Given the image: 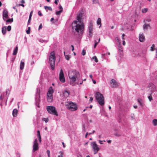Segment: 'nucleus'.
Here are the masks:
<instances>
[{
  "instance_id": "nucleus-1",
  "label": "nucleus",
  "mask_w": 157,
  "mask_h": 157,
  "mask_svg": "<svg viewBox=\"0 0 157 157\" xmlns=\"http://www.w3.org/2000/svg\"><path fill=\"white\" fill-rule=\"evenodd\" d=\"M84 28V25L82 22L75 21L72 24V32L75 33H77L79 36L81 35L83 33Z\"/></svg>"
},
{
  "instance_id": "nucleus-2",
  "label": "nucleus",
  "mask_w": 157,
  "mask_h": 157,
  "mask_svg": "<svg viewBox=\"0 0 157 157\" xmlns=\"http://www.w3.org/2000/svg\"><path fill=\"white\" fill-rule=\"evenodd\" d=\"M65 106L67 109L70 111H75L78 109L77 104L71 101L66 102H65Z\"/></svg>"
},
{
  "instance_id": "nucleus-3",
  "label": "nucleus",
  "mask_w": 157,
  "mask_h": 157,
  "mask_svg": "<svg viewBox=\"0 0 157 157\" xmlns=\"http://www.w3.org/2000/svg\"><path fill=\"white\" fill-rule=\"evenodd\" d=\"M68 75L69 78L71 80V81L70 82V84L74 86V82L75 81L76 78L79 75V74L76 71H72L70 72Z\"/></svg>"
},
{
  "instance_id": "nucleus-4",
  "label": "nucleus",
  "mask_w": 157,
  "mask_h": 157,
  "mask_svg": "<svg viewBox=\"0 0 157 157\" xmlns=\"http://www.w3.org/2000/svg\"><path fill=\"white\" fill-rule=\"evenodd\" d=\"M96 99L98 103L102 106H103L105 103L104 98L103 95L99 92H97L95 94Z\"/></svg>"
},
{
  "instance_id": "nucleus-5",
  "label": "nucleus",
  "mask_w": 157,
  "mask_h": 157,
  "mask_svg": "<svg viewBox=\"0 0 157 157\" xmlns=\"http://www.w3.org/2000/svg\"><path fill=\"white\" fill-rule=\"evenodd\" d=\"M56 57L54 51L52 52L49 56V63L52 70H53L55 69V64L56 60Z\"/></svg>"
},
{
  "instance_id": "nucleus-6",
  "label": "nucleus",
  "mask_w": 157,
  "mask_h": 157,
  "mask_svg": "<svg viewBox=\"0 0 157 157\" xmlns=\"http://www.w3.org/2000/svg\"><path fill=\"white\" fill-rule=\"evenodd\" d=\"M54 92V90L52 87H50L48 90L47 94V98L48 102H51L53 100L52 94Z\"/></svg>"
},
{
  "instance_id": "nucleus-7",
  "label": "nucleus",
  "mask_w": 157,
  "mask_h": 157,
  "mask_svg": "<svg viewBox=\"0 0 157 157\" xmlns=\"http://www.w3.org/2000/svg\"><path fill=\"white\" fill-rule=\"evenodd\" d=\"M46 109L48 113L53 115L58 116V114L55 107L53 106H49L47 107Z\"/></svg>"
},
{
  "instance_id": "nucleus-8",
  "label": "nucleus",
  "mask_w": 157,
  "mask_h": 157,
  "mask_svg": "<svg viewBox=\"0 0 157 157\" xmlns=\"http://www.w3.org/2000/svg\"><path fill=\"white\" fill-rule=\"evenodd\" d=\"M91 145L94 150V154H95L98 153L99 150V148L98 145L96 144L95 142H94L91 143Z\"/></svg>"
},
{
  "instance_id": "nucleus-9",
  "label": "nucleus",
  "mask_w": 157,
  "mask_h": 157,
  "mask_svg": "<svg viewBox=\"0 0 157 157\" xmlns=\"http://www.w3.org/2000/svg\"><path fill=\"white\" fill-rule=\"evenodd\" d=\"M59 79L60 81L64 83L65 82L63 72L62 69H61L60 71L59 74Z\"/></svg>"
},
{
  "instance_id": "nucleus-10",
  "label": "nucleus",
  "mask_w": 157,
  "mask_h": 157,
  "mask_svg": "<svg viewBox=\"0 0 157 157\" xmlns=\"http://www.w3.org/2000/svg\"><path fill=\"white\" fill-rule=\"evenodd\" d=\"M38 148V144L37 143V139H36L33 142V151L34 152L35 151L37 150Z\"/></svg>"
},
{
  "instance_id": "nucleus-11",
  "label": "nucleus",
  "mask_w": 157,
  "mask_h": 157,
  "mask_svg": "<svg viewBox=\"0 0 157 157\" xmlns=\"http://www.w3.org/2000/svg\"><path fill=\"white\" fill-rule=\"evenodd\" d=\"M110 83L112 85L113 88H115L119 86V83L113 79L111 80Z\"/></svg>"
},
{
  "instance_id": "nucleus-12",
  "label": "nucleus",
  "mask_w": 157,
  "mask_h": 157,
  "mask_svg": "<svg viewBox=\"0 0 157 157\" xmlns=\"http://www.w3.org/2000/svg\"><path fill=\"white\" fill-rule=\"evenodd\" d=\"M139 39L140 42H143L145 40V37L144 36L143 33L140 34L139 35Z\"/></svg>"
},
{
  "instance_id": "nucleus-13",
  "label": "nucleus",
  "mask_w": 157,
  "mask_h": 157,
  "mask_svg": "<svg viewBox=\"0 0 157 157\" xmlns=\"http://www.w3.org/2000/svg\"><path fill=\"white\" fill-rule=\"evenodd\" d=\"M3 18L4 17L7 18L8 17V12L6 10H4L3 12Z\"/></svg>"
},
{
  "instance_id": "nucleus-14",
  "label": "nucleus",
  "mask_w": 157,
  "mask_h": 157,
  "mask_svg": "<svg viewBox=\"0 0 157 157\" xmlns=\"http://www.w3.org/2000/svg\"><path fill=\"white\" fill-rule=\"evenodd\" d=\"M83 14L82 13H80L78 14L77 16V20L78 21H77L82 22L81 21V18Z\"/></svg>"
},
{
  "instance_id": "nucleus-15",
  "label": "nucleus",
  "mask_w": 157,
  "mask_h": 157,
  "mask_svg": "<svg viewBox=\"0 0 157 157\" xmlns=\"http://www.w3.org/2000/svg\"><path fill=\"white\" fill-rule=\"evenodd\" d=\"M118 47L119 52L121 55H122L123 54V48L121 45L119 46V45H118Z\"/></svg>"
},
{
  "instance_id": "nucleus-16",
  "label": "nucleus",
  "mask_w": 157,
  "mask_h": 157,
  "mask_svg": "<svg viewBox=\"0 0 157 157\" xmlns=\"http://www.w3.org/2000/svg\"><path fill=\"white\" fill-rule=\"evenodd\" d=\"M63 94L64 97H67L69 95L70 92L67 90H65L63 92Z\"/></svg>"
},
{
  "instance_id": "nucleus-17",
  "label": "nucleus",
  "mask_w": 157,
  "mask_h": 157,
  "mask_svg": "<svg viewBox=\"0 0 157 157\" xmlns=\"http://www.w3.org/2000/svg\"><path fill=\"white\" fill-rule=\"evenodd\" d=\"M18 111L17 109H14L13 111V115L14 117L17 116V114Z\"/></svg>"
},
{
  "instance_id": "nucleus-18",
  "label": "nucleus",
  "mask_w": 157,
  "mask_h": 157,
  "mask_svg": "<svg viewBox=\"0 0 157 157\" xmlns=\"http://www.w3.org/2000/svg\"><path fill=\"white\" fill-rule=\"evenodd\" d=\"M24 63L22 61H21L20 64V69L21 70H23L24 67Z\"/></svg>"
},
{
  "instance_id": "nucleus-19",
  "label": "nucleus",
  "mask_w": 157,
  "mask_h": 157,
  "mask_svg": "<svg viewBox=\"0 0 157 157\" xmlns=\"http://www.w3.org/2000/svg\"><path fill=\"white\" fill-rule=\"evenodd\" d=\"M6 27L4 26L2 28V32L3 34L4 35L6 34Z\"/></svg>"
},
{
  "instance_id": "nucleus-20",
  "label": "nucleus",
  "mask_w": 157,
  "mask_h": 157,
  "mask_svg": "<svg viewBox=\"0 0 157 157\" xmlns=\"http://www.w3.org/2000/svg\"><path fill=\"white\" fill-rule=\"evenodd\" d=\"M18 48L17 46H16L15 48H14L13 52V55H16L17 53V51H18Z\"/></svg>"
},
{
  "instance_id": "nucleus-21",
  "label": "nucleus",
  "mask_w": 157,
  "mask_h": 157,
  "mask_svg": "<svg viewBox=\"0 0 157 157\" xmlns=\"http://www.w3.org/2000/svg\"><path fill=\"white\" fill-rule=\"evenodd\" d=\"M115 40L118 43V45H119V46H120L121 44V41L120 39L118 38L117 37L115 38Z\"/></svg>"
},
{
  "instance_id": "nucleus-22",
  "label": "nucleus",
  "mask_w": 157,
  "mask_h": 157,
  "mask_svg": "<svg viewBox=\"0 0 157 157\" xmlns=\"http://www.w3.org/2000/svg\"><path fill=\"white\" fill-rule=\"evenodd\" d=\"M150 27V26L149 24H145L143 26V29L144 30H147L148 29V27Z\"/></svg>"
},
{
  "instance_id": "nucleus-23",
  "label": "nucleus",
  "mask_w": 157,
  "mask_h": 157,
  "mask_svg": "<svg viewBox=\"0 0 157 157\" xmlns=\"http://www.w3.org/2000/svg\"><path fill=\"white\" fill-rule=\"evenodd\" d=\"M97 23L98 25H100V27L101 26V19L100 18H99L98 19Z\"/></svg>"
},
{
  "instance_id": "nucleus-24",
  "label": "nucleus",
  "mask_w": 157,
  "mask_h": 157,
  "mask_svg": "<svg viewBox=\"0 0 157 157\" xmlns=\"http://www.w3.org/2000/svg\"><path fill=\"white\" fill-rule=\"evenodd\" d=\"M153 124L154 126H156L157 125V119H154L152 121Z\"/></svg>"
},
{
  "instance_id": "nucleus-25",
  "label": "nucleus",
  "mask_w": 157,
  "mask_h": 157,
  "mask_svg": "<svg viewBox=\"0 0 157 157\" xmlns=\"http://www.w3.org/2000/svg\"><path fill=\"white\" fill-rule=\"evenodd\" d=\"M138 101L140 104V105L141 106H143V103L142 102V100L141 99L139 98L138 99Z\"/></svg>"
},
{
  "instance_id": "nucleus-26",
  "label": "nucleus",
  "mask_w": 157,
  "mask_h": 157,
  "mask_svg": "<svg viewBox=\"0 0 157 157\" xmlns=\"http://www.w3.org/2000/svg\"><path fill=\"white\" fill-rule=\"evenodd\" d=\"M89 32H92L93 31V26L92 25L90 24L89 28Z\"/></svg>"
},
{
  "instance_id": "nucleus-27",
  "label": "nucleus",
  "mask_w": 157,
  "mask_h": 157,
  "mask_svg": "<svg viewBox=\"0 0 157 157\" xmlns=\"http://www.w3.org/2000/svg\"><path fill=\"white\" fill-rule=\"evenodd\" d=\"M100 38L98 39V42H97V41L96 40H95V44H94V48H95L96 47L97 45L98 44V42H100Z\"/></svg>"
},
{
  "instance_id": "nucleus-28",
  "label": "nucleus",
  "mask_w": 157,
  "mask_h": 157,
  "mask_svg": "<svg viewBox=\"0 0 157 157\" xmlns=\"http://www.w3.org/2000/svg\"><path fill=\"white\" fill-rule=\"evenodd\" d=\"M44 8L45 9H46L47 8L49 10H50V11H52V7L50 6H44Z\"/></svg>"
},
{
  "instance_id": "nucleus-29",
  "label": "nucleus",
  "mask_w": 157,
  "mask_h": 157,
  "mask_svg": "<svg viewBox=\"0 0 157 157\" xmlns=\"http://www.w3.org/2000/svg\"><path fill=\"white\" fill-rule=\"evenodd\" d=\"M114 135L117 136H121V134L119 132H117L114 134Z\"/></svg>"
},
{
  "instance_id": "nucleus-30",
  "label": "nucleus",
  "mask_w": 157,
  "mask_h": 157,
  "mask_svg": "<svg viewBox=\"0 0 157 157\" xmlns=\"http://www.w3.org/2000/svg\"><path fill=\"white\" fill-rule=\"evenodd\" d=\"M148 10V9L147 8H144L142 9V12L143 13H146Z\"/></svg>"
},
{
  "instance_id": "nucleus-31",
  "label": "nucleus",
  "mask_w": 157,
  "mask_h": 157,
  "mask_svg": "<svg viewBox=\"0 0 157 157\" xmlns=\"http://www.w3.org/2000/svg\"><path fill=\"white\" fill-rule=\"evenodd\" d=\"M155 45L154 44H153L152 46L151 47V51H154L155 50Z\"/></svg>"
},
{
  "instance_id": "nucleus-32",
  "label": "nucleus",
  "mask_w": 157,
  "mask_h": 157,
  "mask_svg": "<svg viewBox=\"0 0 157 157\" xmlns=\"http://www.w3.org/2000/svg\"><path fill=\"white\" fill-rule=\"evenodd\" d=\"M92 59H94L96 63L98 62V60L96 56H94L92 57Z\"/></svg>"
},
{
  "instance_id": "nucleus-33",
  "label": "nucleus",
  "mask_w": 157,
  "mask_h": 157,
  "mask_svg": "<svg viewBox=\"0 0 157 157\" xmlns=\"http://www.w3.org/2000/svg\"><path fill=\"white\" fill-rule=\"evenodd\" d=\"M63 11L62 10H59V11H57L56 12V13L57 15H59Z\"/></svg>"
},
{
  "instance_id": "nucleus-34",
  "label": "nucleus",
  "mask_w": 157,
  "mask_h": 157,
  "mask_svg": "<svg viewBox=\"0 0 157 157\" xmlns=\"http://www.w3.org/2000/svg\"><path fill=\"white\" fill-rule=\"evenodd\" d=\"M13 18H12L11 19L9 18L6 21V22H13Z\"/></svg>"
},
{
  "instance_id": "nucleus-35",
  "label": "nucleus",
  "mask_w": 157,
  "mask_h": 157,
  "mask_svg": "<svg viewBox=\"0 0 157 157\" xmlns=\"http://www.w3.org/2000/svg\"><path fill=\"white\" fill-rule=\"evenodd\" d=\"M59 154H60V155H58V157H63V151H60L59 152Z\"/></svg>"
},
{
  "instance_id": "nucleus-36",
  "label": "nucleus",
  "mask_w": 157,
  "mask_h": 157,
  "mask_svg": "<svg viewBox=\"0 0 157 157\" xmlns=\"http://www.w3.org/2000/svg\"><path fill=\"white\" fill-rule=\"evenodd\" d=\"M65 58L67 60H69L70 59V56L69 55H65Z\"/></svg>"
},
{
  "instance_id": "nucleus-37",
  "label": "nucleus",
  "mask_w": 157,
  "mask_h": 157,
  "mask_svg": "<svg viewBox=\"0 0 157 157\" xmlns=\"http://www.w3.org/2000/svg\"><path fill=\"white\" fill-rule=\"evenodd\" d=\"M42 120L44 121L45 122L47 123L48 121V118H43Z\"/></svg>"
},
{
  "instance_id": "nucleus-38",
  "label": "nucleus",
  "mask_w": 157,
  "mask_h": 157,
  "mask_svg": "<svg viewBox=\"0 0 157 157\" xmlns=\"http://www.w3.org/2000/svg\"><path fill=\"white\" fill-rule=\"evenodd\" d=\"M86 54V51L84 49H83L82 50V54L83 56H84Z\"/></svg>"
},
{
  "instance_id": "nucleus-39",
  "label": "nucleus",
  "mask_w": 157,
  "mask_h": 157,
  "mask_svg": "<svg viewBox=\"0 0 157 157\" xmlns=\"http://www.w3.org/2000/svg\"><path fill=\"white\" fill-rule=\"evenodd\" d=\"M59 8L60 9V10L63 11V8L61 5L60 4L59 5Z\"/></svg>"
},
{
  "instance_id": "nucleus-40",
  "label": "nucleus",
  "mask_w": 157,
  "mask_h": 157,
  "mask_svg": "<svg viewBox=\"0 0 157 157\" xmlns=\"http://www.w3.org/2000/svg\"><path fill=\"white\" fill-rule=\"evenodd\" d=\"M11 26L10 25L8 26L7 27V28L8 31H10L11 30Z\"/></svg>"
},
{
  "instance_id": "nucleus-41",
  "label": "nucleus",
  "mask_w": 157,
  "mask_h": 157,
  "mask_svg": "<svg viewBox=\"0 0 157 157\" xmlns=\"http://www.w3.org/2000/svg\"><path fill=\"white\" fill-rule=\"evenodd\" d=\"M47 153L48 155V157H50V151L49 150H47Z\"/></svg>"
},
{
  "instance_id": "nucleus-42",
  "label": "nucleus",
  "mask_w": 157,
  "mask_h": 157,
  "mask_svg": "<svg viewBox=\"0 0 157 157\" xmlns=\"http://www.w3.org/2000/svg\"><path fill=\"white\" fill-rule=\"evenodd\" d=\"M37 135L38 137H41L40 135V131L39 130L37 131Z\"/></svg>"
},
{
  "instance_id": "nucleus-43",
  "label": "nucleus",
  "mask_w": 157,
  "mask_h": 157,
  "mask_svg": "<svg viewBox=\"0 0 157 157\" xmlns=\"http://www.w3.org/2000/svg\"><path fill=\"white\" fill-rule=\"evenodd\" d=\"M148 98L150 101H151L152 100V98L151 96H150L148 97Z\"/></svg>"
},
{
  "instance_id": "nucleus-44",
  "label": "nucleus",
  "mask_w": 157,
  "mask_h": 157,
  "mask_svg": "<svg viewBox=\"0 0 157 157\" xmlns=\"http://www.w3.org/2000/svg\"><path fill=\"white\" fill-rule=\"evenodd\" d=\"M92 1L94 3H97L98 2V0H92Z\"/></svg>"
},
{
  "instance_id": "nucleus-45",
  "label": "nucleus",
  "mask_w": 157,
  "mask_h": 157,
  "mask_svg": "<svg viewBox=\"0 0 157 157\" xmlns=\"http://www.w3.org/2000/svg\"><path fill=\"white\" fill-rule=\"evenodd\" d=\"M38 14L40 16H43V14H42L41 11H40L38 12Z\"/></svg>"
},
{
  "instance_id": "nucleus-46",
  "label": "nucleus",
  "mask_w": 157,
  "mask_h": 157,
  "mask_svg": "<svg viewBox=\"0 0 157 157\" xmlns=\"http://www.w3.org/2000/svg\"><path fill=\"white\" fill-rule=\"evenodd\" d=\"M89 36L90 37H92V32H89Z\"/></svg>"
},
{
  "instance_id": "nucleus-47",
  "label": "nucleus",
  "mask_w": 157,
  "mask_h": 157,
  "mask_svg": "<svg viewBox=\"0 0 157 157\" xmlns=\"http://www.w3.org/2000/svg\"><path fill=\"white\" fill-rule=\"evenodd\" d=\"M58 2H59V0H55L54 3L56 4L57 5Z\"/></svg>"
},
{
  "instance_id": "nucleus-48",
  "label": "nucleus",
  "mask_w": 157,
  "mask_h": 157,
  "mask_svg": "<svg viewBox=\"0 0 157 157\" xmlns=\"http://www.w3.org/2000/svg\"><path fill=\"white\" fill-rule=\"evenodd\" d=\"M152 85V88H153V90H152V91L153 92L154 90L155 89V86L152 84H151Z\"/></svg>"
},
{
  "instance_id": "nucleus-49",
  "label": "nucleus",
  "mask_w": 157,
  "mask_h": 157,
  "mask_svg": "<svg viewBox=\"0 0 157 157\" xmlns=\"http://www.w3.org/2000/svg\"><path fill=\"white\" fill-rule=\"evenodd\" d=\"M42 27V24H40V26H39L38 29L39 30H40Z\"/></svg>"
},
{
  "instance_id": "nucleus-50",
  "label": "nucleus",
  "mask_w": 157,
  "mask_h": 157,
  "mask_svg": "<svg viewBox=\"0 0 157 157\" xmlns=\"http://www.w3.org/2000/svg\"><path fill=\"white\" fill-rule=\"evenodd\" d=\"M30 30H29L28 29L26 31V33L27 34H29L30 33Z\"/></svg>"
},
{
  "instance_id": "nucleus-51",
  "label": "nucleus",
  "mask_w": 157,
  "mask_h": 157,
  "mask_svg": "<svg viewBox=\"0 0 157 157\" xmlns=\"http://www.w3.org/2000/svg\"><path fill=\"white\" fill-rule=\"evenodd\" d=\"M93 98L92 97H90V101L91 102L92 101H93Z\"/></svg>"
},
{
  "instance_id": "nucleus-52",
  "label": "nucleus",
  "mask_w": 157,
  "mask_h": 157,
  "mask_svg": "<svg viewBox=\"0 0 157 157\" xmlns=\"http://www.w3.org/2000/svg\"><path fill=\"white\" fill-rule=\"evenodd\" d=\"M38 138H39V141L40 142V143L41 142V137H38Z\"/></svg>"
},
{
  "instance_id": "nucleus-53",
  "label": "nucleus",
  "mask_w": 157,
  "mask_h": 157,
  "mask_svg": "<svg viewBox=\"0 0 157 157\" xmlns=\"http://www.w3.org/2000/svg\"><path fill=\"white\" fill-rule=\"evenodd\" d=\"M122 44L124 46L125 45V41L124 40L123 41H122Z\"/></svg>"
},
{
  "instance_id": "nucleus-54",
  "label": "nucleus",
  "mask_w": 157,
  "mask_h": 157,
  "mask_svg": "<svg viewBox=\"0 0 157 157\" xmlns=\"http://www.w3.org/2000/svg\"><path fill=\"white\" fill-rule=\"evenodd\" d=\"M125 36V34L124 33H123L122 35V38L123 39H124V37Z\"/></svg>"
},
{
  "instance_id": "nucleus-55",
  "label": "nucleus",
  "mask_w": 157,
  "mask_h": 157,
  "mask_svg": "<svg viewBox=\"0 0 157 157\" xmlns=\"http://www.w3.org/2000/svg\"><path fill=\"white\" fill-rule=\"evenodd\" d=\"M33 11H31L30 13V15H29V16H31L32 17V14H33Z\"/></svg>"
},
{
  "instance_id": "nucleus-56",
  "label": "nucleus",
  "mask_w": 157,
  "mask_h": 157,
  "mask_svg": "<svg viewBox=\"0 0 157 157\" xmlns=\"http://www.w3.org/2000/svg\"><path fill=\"white\" fill-rule=\"evenodd\" d=\"M19 6H22L23 7H24V6H24V4H19Z\"/></svg>"
},
{
  "instance_id": "nucleus-57",
  "label": "nucleus",
  "mask_w": 157,
  "mask_h": 157,
  "mask_svg": "<svg viewBox=\"0 0 157 157\" xmlns=\"http://www.w3.org/2000/svg\"><path fill=\"white\" fill-rule=\"evenodd\" d=\"M71 47H72V49H71L72 51H74V46L73 45H71Z\"/></svg>"
},
{
  "instance_id": "nucleus-58",
  "label": "nucleus",
  "mask_w": 157,
  "mask_h": 157,
  "mask_svg": "<svg viewBox=\"0 0 157 157\" xmlns=\"http://www.w3.org/2000/svg\"><path fill=\"white\" fill-rule=\"evenodd\" d=\"M62 144L63 145V147L64 148H65V144H64V143L63 142H62Z\"/></svg>"
},
{
  "instance_id": "nucleus-59",
  "label": "nucleus",
  "mask_w": 157,
  "mask_h": 157,
  "mask_svg": "<svg viewBox=\"0 0 157 157\" xmlns=\"http://www.w3.org/2000/svg\"><path fill=\"white\" fill-rule=\"evenodd\" d=\"M99 142H100V144H103V143L102 142V141L99 140Z\"/></svg>"
},
{
  "instance_id": "nucleus-60",
  "label": "nucleus",
  "mask_w": 157,
  "mask_h": 157,
  "mask_svg": "<svg viewBox=\"0 0 157 157\" xmlns=\"http://www.w3.org/2000/svg\"><path fill=\"white\" fill-rule=\"evenodd\" d=\"M92 80L93 81V82L94 84H96V82L95 80H94L93 79H92Z\"/></svg>"
},
{
  "instance_id": "nucleus-61",
  "label": "nucleus",
  "mask_w": 157,
  "mask_h": 157,
  "mask_svg": "<svg viewBox=\"0 0 157 157\" xmlns=\"http://www.w3.org/2000/svg\"><path fill=\"white\" fill-rule=\"evenodd\" d=\"M21 2L22 3H24L25 2V1L24 0H22L21 1Z\"/></svg>"
},
{
  "instance_id": "nucleus-62",
  "label": "nucleus",
  "mask_w": 157,
  "mask_h": 157,
  "mask_svg": "<svg viewBox=\"0 0 157 157\" xmlns=\"http://www.w3.org/2000/svg\"><path fill=\"white\" fill-rule=\"evenodd\" d=\"M88 135V133L87 132L86 134L85 135V137L86 138H87Z\"/></svg>"
},
{
  "instance_id": "nucleus-63",
  "label": "nucleus",
  "mask_w": 157,
  "mask_h": 157,
  "mask_svg": "<svg viewBox=\"0 0 157 157\" xmlns=\"http://www.w3.org/2000/svg\"><path fill=\"white\" fill-rule=\"evenodd\" d=\"M17 157H20V154H19L18 153H17Z\"/></svg>"
},
{
  "instance_id": "nucleus-64",
  "label": "nucleus",
  "mask_w": 157,
  "mask_h": 157,
  "mask_svg": "<svg viewBox=\"0 0 157 157\" xmlns=\"http://www.w3.org/2000/svg\"><path fill=\"white\" fill-rule=\"evenodd\" d=\"M156 57L157 58V48L156 49Z\"/></svg>"
}]
</instances>
